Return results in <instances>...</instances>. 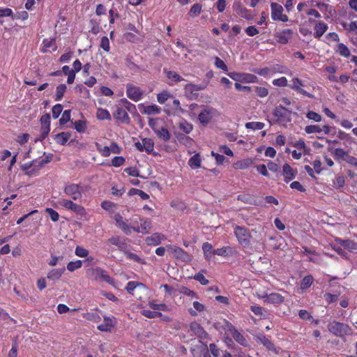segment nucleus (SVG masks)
I'll use <instances>...</instances> for the list:
<instances>
[{"instance_id":"nucleus-1","label":"nucleus","mask_w":357,"mask_h":357,"mask_svg":"<svg viewBox=\"0 0 357 357\" xmlns=\"http://www.w3.org/2000/svg\"><path fill=\"white\" fill-rule=\"evenodd\" d=\"M124 212L122 213H116L113 216L116 226L119 228L126 234H130L132 231L137 232V228L139 227V221L141 218L137 215L132 216L130 220L123 217Z\"/></svg>"},{"instance_id":"nucleus-2","label":"nucleus","mask_w":357,"mask_h":357,"mask_svg":"<svg viewBox=\"0 0 357 357\" xmlns=\"http://www.w3.org/2000/svg\"><path fill=\"white\" fill-rule=\"evenodd\" d=\"M29 158H23L22 160L20 161V166L21 169L26 174L30 176L33 175L45 164L50 162L49 158H46L45 160H40V158H36L31 160H28Z\"/></svg>"},{"instance_id":"nucleus-3","label":"nucleus","mask_w":357,"mask_h":357,"mask_svg":"<svg viewBox=\"0 0 357 357\" xmlns=\"http://www.w3.org/2000/svg\"><path fill=\"white\" fill-rule=\"evenodd\" d=\"M121 102L125 104V108L117 106L113 113V117L117 122L129 124L130 123V118L128 115V110H130V107H135V105L126 98L122 99Z\"/></svg>"},{"instance_id":"nucleus-4","label":"nucleus","mask_w":357,"mask_h":357,"mask_svg":"<svg viewBox=\"0 0 357 357\" xmlns=\"http://www.w3.org/2000/svg\"><path fill=\"white\" fill-rule=\"evenodd\" d=\"M291 146L294 148L293 151L288 146L285 148L286 153L289 154L292 153V156L307 155L310 153V149L307 146L304 140L302 139L291 143Z\"/></svg>"},{"instance_id":"nucleus-5","label":"nucleus","mask_w":357,"mask_h":357,"mask_svg":"<svg viewBox=\"0 0 357 357\" xmlns=\"http://www.w3.org/2000/svg\"><path fill=\"white\" fill-rule=\"evenodd\" d=\"M234 234L241 245L243 248L249 247L251 234L247 228L236 225L234 227Z\"/></svg>"},{"instance_id":"nucleus-6","label":"nucleus","mask_w":357,"mask_h":357,"mask_svg":"<svg viewBox=\"0 0 357 357\" xmlns=\"http://www.w3.org/2000/svg\"><path fill=\"white\" fill-rule=\"evenodd\" d=\"M328 330L336 336L344 337L352 333L351 328L345 324L333 321L328 325Z\"/></svg>"},{"instance_id":"nucleus-7","label":"nucleus","mask_w":357,"mask_h":357,"mask_svg":"<svg viewBox=\"0 0 357 357\" xmlns=\"http://www.w3.org/2000/svg\"><path fill=\"white\" fill-rule=\"evenodd\" d=\"M259 298L263 299L264 303L269 304L279 305L284 302V297L278 293H267L266 291H259L256 293Z\"/></svg>"},{"instance_id":"nucleus-8","label":"nucleus","mask_w":357,"mask_h":357,"mask_svg":"<svg viewBox=\"0 0 357 357\" xmlns=\"http://www.w3.org/2000/svg\"><path fill=\"white\" fill-rule=\"evenodd\" d=\"M89 273L90 277L95 280L105 281L109 284L114 285V280L101 268L96 267L90 268Z\"/></svg>"},{"instance_id":"nucleus-9","label":"nucleus","mask_w":357,"mask_h":357,"mask_svg":"<svg viewBox=\"0 0 357 357\" xmlns=\"http://www.w3.org/2000/svg\"><path fill=\"white\" fill-rule=\"evenodd\" d=\"M224 329L227 335H231L233 338L241 345L243 347L248 345L245 337L239 331H238L237 329L231 324L226 321Z\"/></svg>"},{"instance_id":"nucleus-10","label":"nucleus","mask_w":357,"mask_h":357,"mask_svg":"<svg viewBox=\"0 0 357 357\" xmlns=\"http://www.w3.org/2000/svg\"><path fill=\"white\" fill-rule=\"evenodd\" d=\"M96 146L102 156H109L110 154H119L121 151V148L114 142H110L108 145L96 143Z\"/></svg>"},{"instance_id":"nucleus-11","label":"nucleus","mask_w":357,"mask_h":357,"mask_svg":"<svg viewBox=\"0 0 357 357\" xmlns=\"http://www.w3.org/2000/svg\"><path fill=\"white\" fill-rule=\"evenodd\" d=\"M126 96L134 102H138L143 98L144 91L133 84L128 83L126 84Z\"/></svg>"},{"instance_id":"nucleus-12","label":"nucleus","mask_w":357,"mask_h":357,"mask_svg":"<svg viewBox=\"0 0 357 357\" xmlns=\"http://www.w3.org/2000/svg\"><path fill=\"white\" fill-rule=\"evenodd\" d=\"M271 18L274 21H280L282 22H287L289 20V17L286 14H283V7L275 2H271Z\"/></svg>"},{"instance_id":"nucleus-13","label":"nucleus","mask_w":357,"mask_h":357,"mask_svg":"<svg viewBox=\"0 0 357 357\" xmlns=\"http://www.w3.org/2000/svg\"><path fill=\"white\" fill-rule=\"evenodd\" d=\"M216 109L210 106H204L198 116V119L203 125L208 124L216 113Z\"/></svg>"},{"instance_id":"nucleus-14","label":"nucleus","mask_w":357,"mask_h":357,"mask_svg":"<svg viewBox=\"0 0 357 357\" xmlns=\"http://www.w3.org/2000/svg\"><path fill=\"white\" fill-rule=\"evenodd\" d=\"M59 204L66 209L70 210L81 216L86 215V211L82 206L77 204L70 200L62 199L59 201Z\"/></svg>"},{"instance_id":"nucleus-15","label":"nucleus","mask_w":357,"mask_h":357,"mask_svg":"<svg viewBox=\"0 0 357 357\" xmlns=\"http://www.w3.org/2000/svg\"><path fill=\"white\" fill-rule=\"evenodd\" d=\"M167 250L173 256L182 261H189L190 260V255L182 248L174 245H167Z\"/></svg>"},{"instance_id":"nucleus-16","label":"nucleus","mask_w":357,"mask_h":357,"mask_svg":"<svg viewBox=\"0 0 357 357\" xmlns=\"http://www.w3.org/2000/svg\"><path fill=\"white\" fill-rule=\"evenodd\" d=\"M206 85L187 84L184 86L185 95L190 99H196L198 97L197 91L205 89Z\"/></svg>"},{"instance_id":"nucleus-17","label":"nucleus","mask_w":357,"mask_h":357,"mask_svg":"<svg viewBox=\"0 0 357 357\" xmlns=\"http://www.w3.org/2000/svg\"><path fill=\"white\" fill-rule=\"evenodd\" d=\"M294 34V31L291 29H283L280 31H277L274 34L275 40L281 45H286L289 43Z\"/></svg>"},{"instance_id":"nucleus-18","label":"nucleus","mask_w":357,"mask_h":357,"mask_svg":"<svg viewBox=\"0 0 357 357\" xmlns=\"http://www.w3.org/2000/svg\"><path fill=\"white\" fill-rule=\"evenodd\" d=\"M135 146L139 151H145L147 154H151L153 151L154 143L151 139L144 138L141 142H136Z\"/></svg>"},{"instance_id":"nucleus-19","label":"nucleus","mask_w":357,"mask_h":357,"mask_svg":"<svg viewBox=\"0 0 357 357\" xmlns=\"http://www.w3.org/2000/svg\"><path fill=\"white\" fill-rule=\"evenodd\" d=\"M64 192L74 200H77L82 197L80 187L77 184L68 185L64 189Z\"/></svg>"},{"instance_id":"nucleus-20","label":"nucleus","mask_w":357,"mask_h":357,"mask_svg":"<svg viewBox=\"0 0 357 357\" xmlns=\"http://www.w3.org/2000/svg\"><path fill=\"white\" fill-rule=\"evenodd\" d=\"M291 84L289 85V87L296 91V92L306 96L308 98H312V95L308 92H307L305 90L303 89L301 86H303V83L301 79L299 78L295 77L293 78L291 80Z\"/></svg>"},{"instance_id":"nucleus-21","label":"nucleus","mask_w":357,"mask_h":357,"mask_svg":"<svg viewBox=\"0 0 357 357\" xmlns=\"http://www.w3.org/2000/svg\"><path fill=\"white\" fill-rule=\"evenodd\" d=\"M328 29V26L324 22L321 20L315 22L314 26V38L319 40L321 36L327 31Z\"/></svg>"},{"instance_id":"nucleus-22","label":"nucleus","mask_w":357,"mask_h":357,"mask_svg":"<svg viewBox=\"0 0 357 357\" xmlns=\"http://www.w3.org/2000/svg\"><path fill=\"white\" fill-rule=\"evenodd\" d=\"M256 341L265 346L268 350L273 351L276 354L280 352V348H276L273 342L264 335H259L256 336Z\"/></svg>"},{"instance_id":"nucleus-23","label":"nucleus","mask_w":357,"mask_h":357,"mask_svg":"<svg viewBox=\"0 0 357 357\" xmlns=\"http://www.w3.org/2000/svg\"><path fill=\"white\" fill-rule=\"evenodd\" d=\"M164 73L169 79L168 84L170 86H173L179 82L184 80V79L175 71L164 69Z\"/></svg>"},{"instance_id":"nucleus-24","label":"nucleus","mask_w":357,"mask_h":357,"mask_svg":"<svg viewBox=\"0 0 357 357\" xmlns=\"http://www.w3.org/2000/svg\"><path fill=\"white\" fill-rule=\"evenodd\" d=\"M166 238L165 236L161 233H154L146 238V242L150 245H158Z\"/></svg>"},{"instance_id":"nucleus-25","label":"nucleus","mask_w":357,"mask_h":357,"mask_svg":"<svg viewBox=\"0 0 357 357\" xmlns=\"http://www.w3.org/2000/svg\"><path fill=\"white\" fill-rule=\"evenodd\" d=\"M190 328L191 331L198 337L202 339L206 337L207 333L199 324L197 322H192L190 324Z\"/></svg>"},{"instance_id":"nucleus-26","label":"nucleus","mask_w":357,"mask_h":357,"mask_svg":"<svg viewBox=\"0 0 357 357\" xmlns=\"http://www.w3.org/2000/svg\"><path fill=\"white\" fill-rule=\"evenodd\" d=\"M151 229V221L148 218H142L140 219V224L139 225V227L137 228V233H142L146 234L149 233L150 229Z\"/></svg>"},{"instance_id":"nucleus-27","label":"nucleus","mask_w":357,"mask_h":357,"mask_svg":"<svg viewBox=\"0 0 357 357\" xmlns=\"http://www.w3.org/2000/svg\"><path fill=\"white\" fill-rule=\"evenodd\" d=\"M233 10L241 17L243 18H248V10L244 7L240 1H236L233 3Z\"/></svg>"},{"instance_id":"nucleus-28","label":"nucleus","mask_w":357,"mask_h":357,"mask_svg":"<svg viewBox=\"0 0 357 357\" xmlns=\"http://www.w3.org/2000/svg\"><path fill=\"white\" fill-rule=\"evenodd\" d=\"M202 250L204 258L207 261H211L212 257L215 255V249L213 245L209 243H204L202 245Z\"/></svg>"},{"instance_id":"nucleus-29","label":"nucleus","mask_w":357,"mask_h":357,"mask_svg":"<svg viewBox=\"0 0 357 357\" xmlns=\"http://www.w3.org/2000/svg\"><path fill=\"white\" fill-rule=\"evenodd\" d=\"M334 50L336 53L339 54L341 56L349 58L351 56V51L349 47L344 43H338Z\"/></svg>"},{"instance_id":"nucleus-30","label":"nucleus","mask_w":357,"mask_h":357,"mask_svg":"<svg viewBox=\"0 0 357 357\" xmlns=\"http://www.w3.org/2000/svg\"><path fill=\"white\" fill-rule=\"evenodd\" d=\"M296 174V172L294 171L288 164H285L283 166V176L284 181L287 183L293 180Z\"/></svg>"},{"instance_id":"nucleus-31","label":"nucleus","mask_w":357,"mask_h":357,"mask_svg":"<svg viewBox=\"0 0 357 357\" xmlns=\"http://www.w3.org/2000/svg\"><path fill=\"white\" fill-rule=\"evenodd\" d=\"M336 241L341 245L342 247H344L345 249H347L349 251H356L357 250V243L354 242V241L347 239H337Z\"/></svg>"},{"instance_id":"nucleus-32","label":"nucleus","mask_w":357,"mask_h":357,"mask_svg":"<svg viewBox=\"0 0 357 357\" xmlns=\"http://www.w3.org/2000/svg\"><path fill=\"white\" fill-rule=\"evenodd\" d=\"M64 271V268L52 269L48 272L47 278L53 281H56L60 279Z\"/></svg>"},{"instance_id":"nucleus-33","label":"nucleus","mask_w":357,"mask_h":357,"mask_svg":"<svg viewBox=\"0 0 357 357\" xmlns=\"http://www.w3.org/2000/svg\"><path fill=\"white\" fill-rule=\"evenodd\" d=\"M289 112L284 107L279 105L275 107L273 114L278 120H284Z\"/></svg>"},{"instance_id":"nucleus-34","label":"nucleus","mask_w":357,"mask_h":357,"mask_svg":"<svg viewBox=\"0 0 357 357\" xmlns=\"http://www.w3.org/2000/svg\"><path fill=\"white\" fill-rule=\"evenodd\" d=\"M107 245H113L116 246L119 249H123L125 246V243L123 239L118 236H112L106 241Z\"/></svg>"},{"instance_id":"nucleus-35","label":"nucleus","mask_w":357,"mask_h":357,"mask_svg":"<svg viewBox=\"0 0 357 357\" xmlns=\"http://www.w3.org/2000/svg\"><path fill=\"white\" fill-rule=\"evenodd\" d=\"M192 305L194 309H188L189 314L192 317H196L197 315V312H202L206 310V307L198 301H194Z\"/></svg>"},{"instance_id":"nucleus-36","label":"nucleus","mask_w":357,"mask_h":357,"mask_svg":"<svg viewBox=\"0 0 357 357\" xmlns=\"http://www.w3.org/2000/svg\"><path fill=\"white\" fill-rule=\"evenodd\" d=\"M101 207L104 210L108 211L110 213L112 218L114 215L116 213H115V210L116 209V205L114 202L107 200L103 201L101 203Z\"/></svg>"},{"instance_id":"nucleus-37","label":"nucleus","mask_w":357,"mask_h":357,"mask_svg":"<svg viewBox=\"0 0 357 357\" xmlns=\"http://www.w3.org/2000/svg\"><path fill=\"white\" fill-rule=\"evenodd\" d=\"M71 134L68 132H62L55 135L54 139L61 145L65 144L70 138Z\"/></svg>"},{"instance_id":"nucleus-38","label":"nucleus","mask_w":357,"mask_h":357,"mask_svg":"<svg viewBox=\"0 0 357 357\" xmlns=\"http://www.w3.org/2000/svg\"><path fill=\"white\" fill-rule=\"evenodd\" d=\"M341 25L347 32L357 35V21H351L349 23L344 22Z\"/></svg>"},{"instance_id":"nucleus-39","label":"nucleus","mask_w":357,"mask_h":357,"mask_svg":"<svg viewBox=\"0 0 357 357\" xmlns=\"http://www.w3.org/2000/svg\"><path fill=\"white\" fill-rule=\"evenodd\" d=\"M114 326L113 320L109 317H105L104 322L98 326L101 331H109Z\"/></svg>"},{"instance_id":"nucleus-40","label":"nucleus","mask_w":357,"mask_h":357,"mask_svg":"<svg viewBox=\"0 0 357 357\" xmlns=\"http://www.w3.org/2000/svg\"><path fill=\"white\" fill-rule=\"evenodd\" d=\"M219 153H215L213 151H211L212 156H223V154L227 155V156H234L232 151L228 146L225 145L220 146L218 149Z\"/></svg>"},{"instance_id":"nucleus-41","label":"nucleus","mask_w":357,"mask_h":357,"mask_svg":"<svg viewBox=\"0 0 357 357\" xmlns=\"http://www.w3.org/2000/svg\"><path fill=\"white\" fill-rule=\"evenodd\" d=\"M96 117L98 120H109L112 119V116L109 111L106 109L98 108L96 112Z\"/></svg>"},{"instance_id":"nucleus-42","label":"nucleus","mask_w":357,"mask_h":357,"mask_svg":"<svg viewBox=\"0 0 357 357\" xmlns=\"http://www.w3.org/2000/svg\"><path fill=\"white\" fill-rule=\"evenodd\" d=\"M161 109L156 105H148L144 107L143 112L144 114L148 115L152 114H158L160 113Z\"/></svg>"},{"instance_id":"nucleus-43","label":"nucleus","mask_w":357,"mask_h":357,"mask_svg":"<svg viewBox=\"0 0 357 357\" xmlns=\"http://www.w3.org/2000/svg\"><path fill=\"white\" fill-rule=\"evenodd\" d=\"M149 306L155 310H160V311H168L169 308L167 305L164 303H157L155 301L151 300L149 301L148 303Z\"/></svg>"},{"instance_id":"nucleus-44","label":"nucleus","mask_w":357,"mask_h":357,"mask_svg":"<svg viewBox=\"0 0 357 357\" xmlns=\"http://www.w3.org/2000/svg\"><path fill=\"white\" fill-rule=\"evenodd\" d=\"M66 89L67 87L64 84H59L56 86V95L54 98L55 101H60L63 98Z\"/></svg>"},{"instance_id":"nucleus-45","label":"nucleus","mask_w":357,"mask_h":357,"mask_svg":"<svg viewBox=\"0 0 357 357\" xmlns=\"http://www.w3.org/2000/svg\"><path fill=\"white\" fill-rule=\"evenodd\" d=\"M155 132L159 138L164 141H167L170 138L169 132L166 128L162 127L160 129L155 130Z\"/></svg>"},{"instance_id":"nucleus-46","label":"nucleus","mask_w":357,"mask_h":357,"mask_svg":"<svg viewBox=\"0 0 357 357\" xmlns=\"http://www.w3.org/2000/svg\"><path fill=\"white\" fill-rule=\"evenodd\" d=\"M258 78L256 75L250 73H242L241 82L245 83H257Z\"/></svg>"},{"instance_id":"nucleus-47","label":"nucleus","mask_w":357,"mask_h":357,"mask_svg":"<svg viewBox=\"0 0 357 357\" xmlns=\"http://www.w3.org/2000/svg\"><path fill=\"white\" fill-rule=\"evenodd\" d=\"M89 26H90V31L93 34H97L100 31V21H98L95 19H91L89 22Z\"/></svg>"},{"instance_id":"nucleus-48","label":"nucleus","mask_w":357,"mask_h":357,"mask_svg":"<svg viewBox=\"0 0 357 357\" xmlns=\"http://www.w3.org/2000/svg\"><path fill=\"white\" fill-rule=\"evenodd\" d=\"M314 279L311 275L305 276L301 283V289L302 290H305L309 288L313 283Z\"/></svg>"},{"instance_id":"nucleus-49","label":"nucleus","mask_w":357,"mask_h":357,"mask_svg":"<svg viewBox=\"0 0 357 357\" xmlns=\"http://www.w3.org/2000/svg\"><path fill=\"white\" fill-rule=\"evenodd\" d=\"M82 264L83 262L81 260L70 261L67 264V269L70 272H73L75 270L80 268L82 266Z\"/></svg>"},{"instance_id":"nucleus-50","label":"nucleus","mask_w":357,"mask_h":357,"mask_svg":"<svg viewBox=\"0 0 357 357\" xmlns=\"http://www.w3.org/2000/svg\"><path fill=\"white\" fill-rule=\"evenodd\" d=\"M170 97H172V95L168 92L167 91H163L161 93H159L157 95V100L158 102L162 105L164 104Z\"/></svg>"},{"instance_id":"nucleus-51","label":"nucleus","mask_w":357,"mask_h":357,"mask_svg":"<svg viewBox=\"0 0 357 357\" xmlns=\"http://www.w3.org/2000/svg\"><path fill=\"white\" fill-rule=\"evenodd\" d=\"M202 9V6L200 3H195L192 6L189 11V15L192 17H196L201 13Z\"/></svg>"},{"instance_id":"nucleus-52","label":"nucleus","mask_w":357,"mask_h":357,"mask_svg":"<svg viewBox=\"0 0 357 357\" xmlns=\"http://www.w3.org/2000/svg\"><path fill=\"white\" fill-rule=\"evenodd\" d=\"M264 123L262 122H248L245 124V127L248 129H252L253 130H261L264 127Z\"/></svg>"},{"instance_id":"nucleus-53","label":"nucleus","mask_w":357,"mask_h":357,"mask_svg":"<svg viewBox=\"0 0 357 357\" xmlns=\"http://www.w3.org/2000/svg\"><path fill=\"white\" fill-rule=\"evenodd\" d=\"M179 292L182 294H184V295L191 297L192 298H198L197 294L195 291H193L192 290H190V289H188V287H184V286L181 287L179 289Z\"/></svg>"},{"instance_id":"nucleus-54","label":"nucleus","mask_w":357,"mask_h":357,"mask_svg":"<svg viewBox=\"0 0 357 357\" xmlns=\"http://www.w3.org/2000/svg\"><path fill=\"white\" fill-rule=\"evenodd\" d=\"M142 314L148 318H156L162 317V314L160 312L151 311L149 310H144L142 311Z\"/></svg>"},{"instance_id":"nucleus-55","label":"nucleus","mask_w":357,"mask_h":357,"mask_svg":"<svg viewBox=\"0 0 357 357\" xmlns=\"http://www.w3.org/2000/svg\"><path fill=\"white\" fill-rule=\"evenodd\" d=\"M305 131L307 133V134H311V133H320L321 132H322V129L321 128L318 126V125H310V126H307L305 128Z\"/></svg>"},{"instance_id":"nucleus-56","label":"nucleus","mask_w":357,"mask_h":357,"mask_svg":"<svg viewBox=\"0 0 357 357\" xmlns=\"http://www.w3.org/2000/svg\"><path fill=\"white\" fill-rule=\"evenodd\" d=\"M250 164H252V160L249 158H247L236 162L234 164V167L236 169H245Z\"/></svg>"},{"instance_id":"nucleus-57","label":"nucleus","mask_w":357,"mask_h":357,"mask_svg":"<svg viewBox=\"0 0 357 357\" xmlns=\"http://www.w3.org/2000/svg\"><path fill=\"white\" fill-rule=\"evenodd\" d=\"M215 67L217 68L221 69L225 72L228 71V68L225 63L218 56H215V63H214Z\"/></svg>"},{"instance_id":"nucleus-58","label":"nucleus","mask_w":357,"mask_h":357,"mask_svg":"<svg viewBox=\"0 0 357 357\" xmlns=\"http://www.w3.org/2000/svg\"><path fill=\"white\" fill-rule=\"evenodd\" d=\"M231 250V248L229 246H225L221 248L215 249V255L227 257L229 255V251Z\"/></svg>"},{"instance_id":"nucleus-59","label":"nucleus","mask_w":357,"mask_h":357,"mask_svg":"<svg viewBox=\"0 0 357 357\" xmlns=\"http://www.w3.org/2000/svg\"><path fill=\"white\" fill-rule=\"evenodd\" d=\"M75 255L79 257H86L89 255V250L81 246H77L75 250Z\"/></svg>"},{"instance_id":"nucleus-60","label":"nucleus","mask_w":357,"mask_h":357,"mask_svg":"<svg viewBox=\"0 0 357 357\" xmlns=\"http://www.w3.org/2000/svg\"><path fill=\"white\" fill-rule=\"evenodd\" d=\"M63 111V106L61 104H56L53 106L52 109V116L54 119H57Z\"/></svg>"},{"instance_id":"nucleus-61","label":"nucleus","mask_w":357,"mask_h":357,"mask_svg":"<svg viewBox=\"0 0 357 357\" xmlns=\"http://www.w3.org/2000/svg\"><path fill=\"white\" fill-rule=\"evenodd\" d=\"M188 165L192 169H197L201 167V158H190Z\"/></svg>"},{"instance_id":"nucleus-62","label":"nucleus","mask_w":357,"mask_h":357,"mask_svg":"<svg viewBox=\"0 0 357 357\" xmlns=\"http://www.w3.org/2000/svg\"><path fill=\"white\" fill-rule=\"evenodd\" d=\"M137 287H144L142 283H139L135 281H130L127 284L126 290L129 294H133V291Z\"/></svg>"},{"instance_id":"nucleus-63","label":"nucleus","mask_w":357,"mask_h":357,"mask_svg":"<svg viewBox=\"0 0 357 357\" xmlns=\"http://www.w3.org/2000/svg\"><path fill=\"white\" fill-rule=\"evenodd\" d=\"M70 110H69V109L65 110L63 112L61 119H59V123L61 125H64L66 123H68L70 121Z\"/></svg>"},{"instance_id":"nucleus-64","label":"nucleus","mask_w":357,"mask_h":357,"mask_svg":"<svg viewBox=\"0 0 357 357\" xmlns=\"http://www.w3.org/2000/svg\"><path fill=\"white\" fill-rule=\"evenodd\" d=\"M255 92L257 95L260 98H265L268 95V89L262 86H256Z\"/></svg>"}]
</instances>
